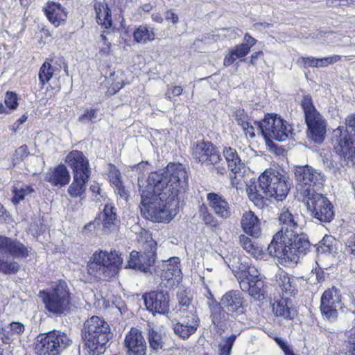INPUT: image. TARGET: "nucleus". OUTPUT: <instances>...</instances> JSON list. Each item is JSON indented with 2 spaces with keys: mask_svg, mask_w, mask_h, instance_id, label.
Masks as SVG:
<instances>
[{
  "mask_svg": "<svg viewBox=\"0 0 355 355\" xmlns=\"http://www.w3.org/2000/svg\"><path fill=\"white\" fill-rule=\"evenodd\" d=\"M180 315L182 317V322H188L189 327H192L193 329L196 331L200 323L199 318L196 315V311L193 306L186 308H181L180 309Z\"/></svg>",
  "mask_w": 355,
  "mask_h": 355,
  "instance_id": "4c0bfd02",
  "label": "nucleus"
},
{
  "mask_svg": "<svg viewBox=\"0 0 355 355\" xmlns=\"http://www.w3.org/2000/svg\"><path fill=\"white\" fill-rule=\"evenodd\" d=\"M71 343L67 334L53 330L37 336L35 351L37 355H60Z\"/></svg>",
  "mask_w": 355,
  "mask_h": 355,
  "instance_id": "9b49d317",
  "label": "nucleus"
},
{
  "mask_svg": "<svg viewBox=\"0 0 355 355\" xmlns=\"http://www.w3.org/2000/svg\"><path fill=\"white\" fill-rule=\"evenodd\" d=\"M345 125L351 129L355 136V113L348 115L345 119Z\"/></svg>",
  "mask_w": 355,
  "mask_h": 355,
  "instance_id": "13d9d810",
  "label": "nucleus"
},
{
  "mask_svg": "<svg viewBox=\"0 0 355 355\" xmlns=\"http://www.w3.org/2000/svg\"><path fill=\"white\" fill-rule=\"evenodd\" d=\"M311 216L322 223H329L334 217L333 205L323 195L317 192L301 198Z\"/></svg>",
  "mask_w": 355,
  "mask_h": 355,
  "instance_id": "ddd939ff",
  "label": "nucleus"
},
{
  "mask_svg": "<svg viewBox=\"0 0 355 355\" xmlns=\"http://www.w3.org/2000/svg\"><path fill=\"white\" fill-rule=\"evenodd\" d=\"M134 41L139 44H145L152 42L155 38V34L153 28L145 25H141L133 32Z\"/></svg>",
  "mask_w": 355,
  "mask_h": 355,
  "instance_id": "f704fd0d",
  "label": "nucleus"
},
{
  "mask_svg": "<svg viewBox=\"0 0 355 355\" xmlns=\"http://www.w3.org/2000/svg\"><path fill=\"white\" fill-rule=\"evenodd\" d=\"M97 220L90 222L85 225L83 229V233L85 235L90 236L96 233Z\"/></svg>",
  "mask_w": 355,
  "mask_h": 355,
  "instance_id": "5fc2aeb1",
  "label": "nucleus"
},
{
  "mask_svg": "<svg viewBox=\"0 0 355 355\" xmlns=\"http://www.w3.org/2000/svg\"><path fill=\"white\" fill-rule=\"evenodd\" d=\"M279 347L284 351L285 355H290L289 354L290 353H291V354H294L293 350H291L288 347V346L286 345V343L284 341L282 340L281 339H279Z\"/></svg>",
  "mask_w": 355,
  "mask_h": 355,
  "instance_id": "0e129e2a",
  "label": "nucleus"
},
{
  "mask_svg": "<svg viewBox=\"0 0 355 355\" xmlns=\"http://www.w3.org/2000/svg\"><path fill=\"white\" fill-rule=\"evenodd\" d=\"M174 332L183 339L188 338L196 331L193 329L192 327L188 325V322H178L173 324Z\"/></svg>",
  "mask_w": 355,
  "mask_h": 355,
  "instance_id": "c03bdc74",
  "label": "nucleus"
},
{
  "mask_svg": "<svg viewBox=\"0 0 355 355\" xmlns=\"http://www.w3.org/2000/svg\"><path fill=\"white\" fill-rule=\"evenodd\" d=\"M148 340L150 349L154 353H157L164 347V341L161 331L154 327H150L148 329Z\"/></svg>",
  "mask_w": 355,
  "mask_h": 355,
  "instance_id": "c9c22d12",
  "label": "nucleus"
},
{
  "mask_svg": "<svg viewBox=\"0 0 355 355\" xmlns=\"http://www.w3.org/2000/svg\"><path fill=\"white\" fill-rule=\"evenodd\" d=\"M108 176L112 184L115 187H121V184H122L121 173L115 166L112 164L109 165Z\"/></svg>",
  "mask_w": 355,
  "mask_h": 355,
  "instance_id": "de8ad7c7",
  "label": "nucleus"
},
{
  "mask_svg": "<svg viewBox=\"0 0 355 355\" xmlns=\"http://www.w3.org/2000/svg\"><path fill=\"white\" fill-rule=\"evenodd\" d=\"M241 224L243 231L247 234L255 238L261 235V221L252 211L243 214Z\"/></svg>",
  "mask_w": 355,
  "mask_h": 355,
  "instance_id": "b1692460",
  "label": "nucleus"
},
{
  "mask_svg": "<svg viewBox=\"0 0 355 355\" xmlns=\"http://www.w3.org/2000/svg\"><path fill=\"white\" fill-rule=\"evenodd\" d=\"M54 73V69L51 64L48 62H45L42 67L40 69L39 71V80L40 83L42 85V87L52 78Z\"/></svg>",
  "mask_w": 355,
  "mask_h": 355,
  "instance_id": "37998d69",
  "label": "nucleus"
},
{
  "mask_svg": "<svg viewBox=\"0 0 355 355\" xmlns=\"http://www.w3.org/2000/svg\"><path fill=\"white\" fill-rule=\"evenodd\" d=\"M242 128L246 136H249L250 138L255 137L254 128L250 122H248L247 125H243Z\"/></svg>",
  "mask_w": 355,
  "mask_h": 355,
  "instance_id": "bf43d9fd",
  "label": "nucleus"
},
{
  "mask_svg": "<svg viewBox=\"0 0 355 355\" xmlns=\"http://www.w3.org/2000/svg\"><path fill=\"white\" fill-rule=\"evenodd\" d=\"M45 12L49 20L55 26H58L62 21L67 18L64 8L59 3L49 2L45 7Z\"/></svg>",
  "mask_w": 355,
  "mask_h": 355,
  "instance_id": "bb28decb",
  "label": "nucleus"
},
{
  "mask_svg": "<svg viewBox=\"0 0 355 355\" xmlns=\"http://www.w3.org/2000/svg\"><path fill=\"white\" fill-rule=\"evenodd\" d=\"M28 155V150L26 146H21L15 150V156L17 159L23 160Z\"/></svg>",
  "mask_w": 355,
  "mask_h": 355,
  "instance_id": "6e6d98bb",
  "label": "nucleus"
},
{
  "mask_svg": "<svg viewBox=\"0 0 355 355\" xmlns=\"http://www.w3.org/2000/svg\"><path fill=\"white\" fill-rule=\"evenodd\" d=\"M82 331L89 352L93 355L103 354L110 334L107 322L98 316H93L85 322Z\"/></svg>",
  "mask_w": 355,
  "mask_h": 355,
  "instance_id": "20e7f679",
  "label": "nucleus"
},
{
  "mask_svg": "<svg viewBox=\"0 0 355 355\" xmlns=\"http://www.w3.org/2000/svg\"><path fill=\"white\" fill-rule=\"evenodd\" d=\"M39 297L46 309L55 315L64 314L70 309V294L67 284L64 281L59 282L51 291H40Z\"/></svg>",
  "mask_w": 355,
  "mask_h": 355,
  "instance_id": "9d476101",
  "label": "nucleus"
},
{
  "mask_svg": "<svg viewBox=\"0 0 355 355\" xmlns=\"http://www.w3.org/2000/svg\"><path fill=\"white\" fill-rule=\"evenodd\" d=\"M298 62L304 67H317V58L313 57H300L298 60Z\"/></svg>",
  "mask_w": 355,
  "mask_h": 355,
  "instance_id": "603ef678",
  "label": "nucleus"
},
{
  "mask_svg": "<svg viewBox=\"0 0 355 355\" xmlns=\"http://www.w3.org/2000/svg\"><path fill=\"white\" fill-rule=\"evenodd\" d=\"M10 330L4 329L3 335L7 338H10L15 334H20L24 331V325L19 322H12L9 324Z\"/></svg>",
  "mask_w": 355,
  "mask_h": 355,
  "instance_id": "49530a36",
  "label": "nucleus"
},
{
  "mask_svg": "<svg viewBox=\"0 0 355 355\" xmlns=\"http://www.w3.org/2000/svg\"><path fill=\"white\" fill-rule=\"evenodd\" d=\"M177 297L178 299V302L180 305L182 306V308H186L187 309L189 307L191 303L190 297L187 295L185 291L182 289H180L177 293Z\"/></svg>",
  "mask_w": 355,
  "mask_h": 355,
  "instance_id": "3c124183",
  "label": "nucleus"
},
{
  "mask_svg": "<svg viewBox=\"0 0 355 355\" xmlns=\"http://www.w3.org/2000/svg\"><path fill=\"white\" fill-rule=\"evenodd\" d=\"M293 171L297 192L301 198L315 193V188L321 187L325 181L324 175L309 165L295 166Z\"/></svg>",
  "mask_w": 355,
  "mask_h": 355,
  "instance_id": "6e6552de",
  "label": "nucleus"
},
{
  "mask_svg": "<svg viewBox=\"0 0 355 355\" xmlns=\"http://www.w3.org/2000/svg\"><path fill=\"white\" fill-rule=\"evenodd\" d=\"M182 87L180 86H174L171 90H168L166 95L168 97V98H171L172 96H180L182 93Z\"/></svg>",
  "mask_w": 355,
  "mask_h": 355,
  "instance_id": "052dcab7",
  "label": "nucleus"
},
{
  "mask_svg": "<svg viewBox=\"0 0 355 355\" xmlns=\"http://www.w3.org/2000/svg\"><path fill=\"white\" fill-rule=\"evenodd\" d=\"M89 190L92 193L93 196L95 198L96 200H101L102 196L101 195L100 185L98 183L94 182V184H91Z\"/></svg>",
  "mask_w": 355,
  "mask_h": 355,
  "instance_id": "4d7b16f0",
  "label": "nucleus"
},
{
  "mask_svg": "<svg viewBox=\"0 0 355 355\" xmlns=\"http://www.w3.org/2000/svg\"><path fill=\"white\" fill-rule=\"evenodd\" d=\"M243 39L244 41L245 42V43H243L244 45H247L248 47L249 48V50L250 51L251 47L256 44L257 40L251 35H250V34L248 33L245 34Z\"/></svg>",
  "mask_w": 355,
  "mask_h": 355,
  "instance_id": "680f3d73",
  "label": "nucleus"
},
{
  "mask_svg": "<svg viewBox=\"0 0 355 355\" xmlns=\"http://www.w3.org/2000/svg\"><path fill=\"white\" fill-rule=\"evenodd\" d=\"M336 251V241L331 236H324L318 247V252L320 254L334 255Z\"/></svg>",
  "mask_w": 355,
  "mask_h": 355,
  "instance_id": "ea45409f",
  "label": "nucleus"
},
{
  "mask_svg": "<svg viewBox=\"0 0 355 355\" xmlns=\"http://www.w3.org/2000/svg\"><path fill=\"white\" fill-rule=\"evenodd\" d=\"M28 119V116L26 114H23L17 121L13 124V129L16 130L19 128V125L23 124Z\"/></svg>",
  "mask_w": 355,
  "mask_h": 355,
  "instance_id": "338daca9",
  "label": "nucleus"
},
{
  "mask_svg": "<svg viewBox=\"0 0 355 355\" xmlns=\"http://www.w3.org/2000/svg\"><path fill=\"white\" fill-rule=\"evenodd\" d=\"M340 58H341V56L338 55H334L331 56H328V57L324 58L325 60L327 61L326 62H327V65L337 62L338 61H339L340 60Z\"/></svg>",
  "mask_w": 355,
  "mask_h": 355,
  "instance_id": "69168bd1",
  "label": "nucleus"
},
{
  "mask_svg": "<svg viewBox=\"0 0 355 355\" xmlns=\"http://www.w3.org/2000/svg\"><path fill=\"white\" fill-rule=\"evenodd\" d=\"M123 263L121 254L116 252H95L87 263V271L100 280H110L115 277Z\"/></svg>",
  "mask_w": 355,
  "mask_h": 355,
  "instance_id": "39448f33",
  "label": "nucleus"
},
{
  "mask_svg": "<svg viewBox=\"0 0 355 355\" xmlns=\"http://www.w3.org/2000/svg\"><path fill=\"white\" fill-rule=\"evenodd\" d=\"M239 244L244 250L256 259L262 255V248L258 243L245 234L239 236Z\"/></svg>",
  "mask_w": 355,
  "mask_h": 355,
  "instance_id": "473e14b6",
  "label": "nucleus"
},
{
  "mask_svg": "<svg viewBox=\"0 0 355 355\" xmlns=\"http://www.w3.org/2000/svg\"><path fill=\"white\" fill-rule=\"evenodd\" d=\"M166 266L165 277L168 279L178 280L181 276L180 263L179 259L177 257L172 258L168 261Z\"/></svg>",
  "mask_w": 355,
  "mask_h": 355,
  "instance_id": "58836bf2",
  "label": "nucleus"
},
{
  "mask_svg": "<svg viewBox=\"0 0 355 355\" xmlns=\"http://www.w3.org/2000/svg\"><path fill=\"white\" fill-rule=\"evenodd\" d=\"M71 175L67 168L63 164L50 168L46 173L45 180L51 184L57 187H64L69 184Z\"/></svg>",
  "mask_w": 355,
  "mask_h": 355,
  "instance_id": "5701e85b",
  "label": "nucleus"
},
{
  "mask_svg": "<svg viewBox=\"0 0 355 355\" xmlns=\"http://www.w3.org/2000/svg\"><path fill=\"white\" fill-rule=\"evenodd\" d=\"M124 348L126 355H146L147 345L142 331L136 327H132L125 334Z\"/></svg>",
  "mask_w": 355,
  "mask_h": 355,
  "instance_id": "dca6fc26",
  "label": "nucleus"
},
{
  "mask_svg": "<svg viewBox=\"0 0 355 355\" xmlns=\"http://www.w3.org/2000/svg\"><path fill=\"white\" fill-rule=\"evenodd\" d=\"M189 177L185 167L171 163L163 171L152 172L141 190V212L155 222H168L177 214L180 196L186 192Z\"/></svg>",
  "mask_w": 355,
  "mask_h": 355,
  "instance_id": "f257e3e1",
  "label": "nucleus"
},
{
  "mask_svg": "<svg viewBox=\"0 0 355 355\" xmlns=\"http://www.w3.org/2000/svg\"><path fill=\"white\" fill-rule=\"evenodd\" d=\"M94 10L97 23L105 28H109L112 25L111 10L107 3L103 1H96L94 3Z\"/></svg>",
  "mask_w": 355,
  "mask_h": 355,
  "instance_id": "a878e982",
  "label": "nucleus"
},
{
  "mask_svg": "<svg viewBox=\"0 0 355 355\" xmlns=\"http://www.w3.org/2000/svg\"><path fill=\"white\" fill-rule=\"evenodd\" d=\"M97 224L102 225L103 230L107 234L113 230L117 223V216L114 211V207L111 205L106 204L101 213L96 218Z\"/></svg>",
  "mask_w": 355,
  "mask_h": 355,
  "instance_id": "393cba45",
  "label": "nucleus"
},
{
  "mask_svg": "<svg viewBox=\"0 0 355 355\" xmlns=\"http://www.w3.org/2000/svg\"><path fill=\"white\" fill-rule=\"evenodd\" d=\"M165 18L166 20H171L173 24L178 22V17L171 10H168L165 14Z\"/></svg>",
  "mask_w": 355,
  "mask_h": 355,
  "instance_id": "e2e57ef3",
  "label": "nucleus"
},
{
  "mask_svg": "<svg viewBox=\"0 0 355 355\" xmlns=\"http://www.w3.org/2000/svg\"><path fill=\"white\" fill-rule=\"evenodd\" d=\"M12 191L13 196L11 200L14 205H17L19 202L24 200L26 196L35 192V190L31 186L24 185L20 188L15 186Z\"/></svg>",
  "mask_w": 355,
  "mask_h": 355,
  "instance_id": "a19ab883",
  "label": "nucleus"
},
{
  "mask_svg": "<svg viewBox=\"0 0 355 355\" xmlns=\"http://www.w3.org/2000/svg\"><path fill=\"white\" fill-rule=\"evenodd\" d=\"M279 221L281 227L268 245V253L277 257L282 265H295L309 251L311 244L306 236L300 233L298 214L284 207L279 213Z\"/></svg>",
  "mask_w": 355,
  "mask_h": 355,
  "instance_id": "f03ea898",
  "label": "nucleus"
},
{
  "mask_svg": "<svg viewBox=\"0 0 355 355\" xmlns=\"http://www.w3.org/2000/svg\"><path fill=\"white\" fill-rule=\"evenodd\" d=\"M250 52L249 48L244 44L235 46L229 50L228 53L225 55L223 64L225 67L232 65L237 59L241 58Z\"/></svg>",
  "mask_w": 355,
  "mask_h": 355,
  "instance_id": "72a5a7b5",
  "label": "nucleus"
},
{
  "mask_svg": "<svg viewBox=\"0 0 355 355\" xmlns=\"http://www.w3.org/2000/svg\"><path fill=\"white\" fill-rule=\"evenodd\" d=\"M231 315L218 304L211 307L210 318L214 326L219 329L224 327Z\"/></svg>",
  "mask_w": 355,
  "mask_h": 355,
  "instance_id": "2f4dec72",
  "label": "nucleus"
},
{
  "mask_svg": "<svg viewBox=\"0 0 355 355\" xmlns=\"http://www.w3.org/2000/svg\"><path fill=\"white\" fill-rule=\"evenodd\" d=\"M98 112L99 110L98 108L87 107L78 117V121L84 124L96 123L101 119V116L98 114Z\"/></svg>",
  "mask_w": 355,
  "mask_h": 355,
  "instance_id": "79ce46f5",
  "label": "nucleus"
},
{
  "mask_svg": "<svg viewBox=\"0 0 355 355\" xmlns=\"http://www.w3.org/2000/svg\"><path fill=\"white\" fill-rule=\"evenodd\" d=\"M141 253L132 251L130 254L128 266L146 272L156 259L157 243L146 230H142L137 238Z\"/></svg>",
  "mask_w": 355,
  "mask_h": 355,
  "instance_id": "423d86ee",
  "label": "nucleus"
},
{
  "mask_svg": "<svg viewBox=\"0 0 355 355\" xmlns=\"http://www.w3.org/2000/svg\"><path fill=\"white\" fill-rule=\"evenodd\" d=\"M200 218L204 221V223L210 225L211 227H216L218 225V220L214 218V216L209 213L207 210L204 208L200 209Z\"/></svg>",
  "mask_w": 355,
  "mask_h": 355,
  "instance_id": "8fccbe9b",
  "label": "nucleus"
},
{
  "mask_svg": "<svg viewBox=\"0 0 355 355\" xmlns=\"http://www.w3.org/2000/svg\"><path fill=\"white\" fill-rule=\"evenodd\" d=\"M274 285L279 287L283 293L292 294L295 291V279L288 276L284 270H279L275 275Z\"/></svg>",
  "mask_w": 355,
  "mask_h": 355,
  "instance_id": "c756f323",
  "label": "nucleus"
},
{
  "mask_svg": "<svg viewBox=\"0 0 355 355\" xmlns=\"http://www.w3.org/2000/svg\"><path fill=\"white\" fill-rule=\"evenodd\" d=\"M0 272L5 275H13L19 270V264L8 257L13 259L25 258L28 255L26 247L16 239L0 236Z\"/></svg>",
  "mask_w": 355,
  "mask_h": 355,
  "instance_id": "0eeeda50",
  "label": "nucleus"
},
{
  "mask_svg": "<svg viewBox=\"0 0 355 355\" xmlns=\"http://www.w3.org/2000/svg\"><path fill=\"white\" fill-rule=\"evenodd\" d=\"M66 163L73 170V175H83L85 177H89L91 170L89 161L83 152L72 150L66 157Z\"/></svg>",
  "mask_w": 355,
  "mask_h": 355,
  "instance_id": "412c9836",
  "label": "nucleus"
},
{
  "mask_svg": "<svg viewBox=\"0 0 355 355\" xmlns=\"http://www.w3.org/2000/svg\"><path fill=\"white\" fill-rule=\"evenodd\" d=\"M272 311L277 316H280L286 320H292L296 315V311L289 306L288 299H282L279 301H275L272 305Z\"/></svg>",
  "mask_w": 355,
  "mask_h": 355,
  "instance_id": "7c9ffc66",
  "label": "nucleus"
},
{
  "mask_svg": "<svg viewBox=\"0 0 355 355\" xmlns=\"http://www.w3.org/2000/svg\"><path fill=\"white\" fill-rule=\"evenodd\" d=\"M236 338V334H232L223 338L222 342L219 344V355H230Z\"/></svg>",
  "mask_w": 355,
  "mask_h": 355,
  "instance_id": "a18cd8bd",
  "label": "nucleus"
},
{
  "mask_svg": "<svg viewBox=\"0 0 355 355\" xmlns=\"http://www.w3.org/2000/svg\"><path fill=\"white\" fill-rule=\"evenodd\" d=\"M288 177L270 168L266 169L259 178V184L248 186L246 191L249 199L259 208L268 205L269 198L283 200L290 190Z\"/></svg>",
  "mask_w": 355,
  "mask_h": 355,
  "instance_id": "7ed1b4c3",
  "label": "nucleus"
},
{
  "mask_svg": "<svg viewBox=\"0 0 355 355\" xmlns=\"http://www.w3.org/2000/svg\"><path fill=\"white\" fill-rule=\"evenodd\" d=\"M250 276L245 280H241L239 285L241 289L248 292L254 299L259 300L264 295V282L260 277L257 268H252Z\"/></svg>",
  "mask_w": 355,
  "mask_h": 355,
  "instance_id": "aec40b11",
  "label": "nucleus"
},
{
  "mask_svg": "<svg viewBox=\"0 0 355 355\" xmlns=\"http://www.w3.org/2000/svg\"><path fill=\"white\" fill-rule=\"evenodd\" d=\"M220 303L232 317H237L244 313L245 300L239 291L232 290L225 293Z\"/></svg>",
  "mask_w": 355,
  "mask_h": 355,
  "instance_id": "6ab92c4d",
  "label": "nucleus"
},
{
  "mask_svg": "<svg viewBox=\"0 0 355 355\" xmlns=\"http://www.w3.org/2000/svg\"><path fill=\"white\" fill-rule=\"evenodd\" d=\"M146 309L152 313L165 314L169 309V296L167 292L152 291L144 296Z\"/></svg>",
  "mask_w": 355,
  "mask_h": 355,
  "instance_id": "a211bd4d",
  "label": "nucleus"
},
{
  "mask_svg": "<svg viewBox=\"0 0 355 355\" xmlns=\"http://www.w3.org/2000/svg\"><path fill=\"white\" fill-rule=\"evenodd\" d=\"M236 120L239 125L243 127L247 125L248 121V116L244 113L243 110H239L236 112Z\"/></svg>",
  "mask_w": 355,
  "mask_h": 355,
  "instance_id": "864d4df0",
  "label": "nucleus"
},
{
  "mask_svg": "<svg viewBox=\"0 0 355 355\" xmlns=\"http://www.w3.org/2000/svg\"><path fill=\"white\" fill-rule=\"evenodd\" d=\"M207 199L209 207L218 217L228 218L231 216L230 206L223 196L216 193H209Z\"/></svg>",
  "mask_w": 355,
  "mask_h": 355,
  "instance_id": "4be33fe9",
  "label": "nucleus"
},
{
  "mask_svg": "<svg viewBox=\"0 0 355 355\" xmlns=\"http://www.w3.org/2000/svg\"><path fill=\"white\" fill-rule=\"evenodd\" d=\"M332 141L336 152L347 164H354L355 143L348 130L344 126H339L333 131Z\"/></svg>",
  "mask_w": 355,
  "mask_h": 355,
  "instance_id": "4468645a",
  "label": "nucleus"
},
{
  "mask_svg": "<svg viewBox=\"0 0 355 355\" xmlns=\"http://www.w3.org/2000/svg\"><path fill=\"white\" fill-rule=\"evenodd\" d=\"M259 128L263 136L267 139L284 141L292 137L291 125L276 114H267L259 123Z\"/></svg>",
  "mask_w": 355,
  "mask_h": 355,
  "instance_id": "f8f14e48",
  "label": "nucleus"
},
{
  "mask_svg": "<svg viewBox=\"0 0 355 355\" xmlns=\"http://www.w3.org/2000/svg\"><path fill=\"white\" fill-rule=\"evenodd\" d=\"M18 96L15 92H7L5 95L4 103L8 110H14L18 106Z\"/></svg>",
  "mask_w": 355,
  "mask_h": 355,
  "instance_id": "09e8293b",
  "label": "nucleus"
},
{
  "mask_svg": "<svg viewBox=\"0 0 355 355\" xmlns=\"http://www.w3.org/2000/svg\"><path fill=\"white\" fill-rule=\"evenodd\" d=\"M341 302L340 290L335 286L329 288L322 293L320 309L322 318L329 322H335L338 316L337 304Z\"/></svg>",
  "mask_w": 355,
  "mask_h": 355,
  "instance_id": "2eb2a0df",
  "label": "nucleus"
},
{
  "mask_svg": "<svg viewBox=\"0 0 355 355\" xmlns=\"http://www.w3.org/2000/svg\"><path fill=\"white\" fill-rule=\"evenodd\" d=\"M347 248L350 253L355 256V235L349 241Z\"/></svg>",
  "mask_w": 355,
  "mask_h": 355,
  "instance_id": "774afa93",
  "label": "nucleus"
},
{
  "mask_svg": "<svg viewBox=\"0 0 355 355\" xmlns=\"http://www.w3.org/2000/svg\"><path fill=\"white\" fill-rule=\"evenodd\" d=\"M229 169L235 175L239 173L244 166L236 149L232 147H225L223 152Z\"/></svg>",
  "mask_w": 355,
  "mask_h": 355,
  "instance_id": "cd10ccee",
  "label": "nucleus"
},
{
  "mask_svg": "<svg viewBox=\"0 0 355 355\" xmlns=\"http://www.w3.org/2000/svg\"><path fill=\"white\" fill-rule=\"evenodd\" d=\"M193 156L198 162L207 165H216L221 160L220 155L209 141H197L193 147Z\"/></svg>",
  "mask_w": 355,
  "mask_h": 355,
  "instance_id": "f3484780",
  "label": "nucleus"
},
{
  "mask_svg": "<svg viewBox=\"0 0 355 355\" xmlns=\"http://www.w3.org/2000/svg\"><path fill=\"white\" fill-rule=\"evenodd\" d=\"M89 177H85L83 175L74 174L73 181L69 185L67 192L71 198H84L86 190V182H88Z\"/></svg>",
  "mask_w": 355,
  "mask_h": 355,
  "instance_id": "c85d7f7f",
  "label": "nucleus"
},
{
  "mask_svg": "<svg viewBox=\"0 0 355 355\" xmlns=\"http://www.w3.org/2000/svg\"><path fill=\"white\" fill-rule=\"evenodd\" d=\"M301 106L304 113L309 137L315 143H322L327 132V121L315 108L311 96L306 95L303 97Z\"/></svg>",
  "mask_w": 355,
  "mask_h": 355,
  "instance_id": "1a4fd4ad",
  "label": "nucleus"
},
{
  "mask_svg": "<svg viewBox=\"0 0 355 355\" xmlns=\"http://www.w3.org/2000/svg\"><path fill=\"white\" fill-rule=\"evenodd\" d=\"M236 260H236L233 261L231 267L232 272H234L235 277L240 283L241 280H245L248 279V276H250V272L251 271L252 268H256L254 266H249L248 263L246 262L240 263L239 258H237Z\"/></svg>",
  "mask_w": 355,
  "mask_h": 355,
  "instance_id": "e433bc0d",
  "label": "nucleus"
}]
</instances>
